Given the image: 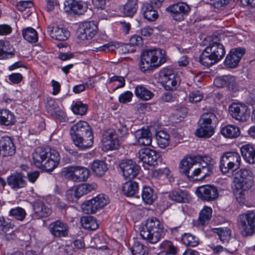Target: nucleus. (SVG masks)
<instances>
[{
    "label": "nucleus",
    "mask_w": 255,
    "mask_h": 255,
    "mask_svg": "<svg viewBox=\"0 0 255 255\" xmlns=\"http://www.w3.org/2000/svg\"><path fill=\"white\" fill-rule=\"evenodd\" d=\"M161 249L165 250L166 252H163L159 254V255H176V248L172 245L171 243L168 241L163 242L160 245Z\"/></svg>",
    "instance_id": "de8ad7c7"
},
{
    "label": "nucleus",
    "mask_w": 255,
    "mask_h": 255,
    "mask_svg": "<svg viewBox=\"0 0 255 255\" xmlns=\"http://www.w3.org/2000/svg\"><path fill=\"white\" fill-rule=\"evenodd\" d=\"M142 10L144 17L148 21H154L158 18V15L157 11L153 8L152 5L150 3L143 4Z\"/></svg>",
    "instance_id": "e433bc0d"
},
{
    "label": "nucleus",
    "mask_w": 255,
    "mask_h": 255,
    "mask_svg": "<svg viewBox=\"0 0 255 255\" xmlns=\"http://www.w3.org/2000/svg\"><path fill=\"white\" fill-rule=\"evenodd\" d=\"M60 159L59 153L48 147H38L32 154L33 164L37 168L46 171L54 169L58 165Z\"/></svg>",
    "instance_id": "f257e3e1"
},
{
    "label": "nucleus",
    "mask_w": 255,
    "mask_h": 255,
    "mask_svg": "<svg viewBox=\"0 0 255 255\" xmlns=\"http://www.w3.org/2000/svg\"><path fill=\"white\" fill-rule=\"evenodd\" d=\"M245 52L246 50L241 47L231 49L230 53L226 56L225 65L230 68L236 67Z\"/></svg>",
    "instance_id": "aec40b11"
},
{
    "label": "nucleus",
    "mask_w": 255,
    "mask_h": 255,
    "mask_svg": "<svg viewBox=\"0 0 255 255\" xmlns=\"http://www.w3.org/2000/svg\"><path fill=\"white\" fill-rule=\"evenodd\" d=\"M138 0H128L122 9L123 14L126 16L132 17L138 8Z\"/></svg>",
    "instance_id": "72a5a7b5"
},
{
    "label": "nucleus",
    "mask_w": 255,
    "mask_h": 255,
    "mask_svg": "<svg viewBox=\"0 0 255 255\" xmlns=\"http://www.w3.org/2000/svg\"><path fill=\"white\" fill-rule=\"evenodd\" d=\"M46 107L48 112L57 118L60 119L62 116L63 113L61 111H57L56 110L55 102L53 99H50L47 100Z\"/></svg>",
    "instance_id": "49530a36"
},
{
    "label": "nucleus",
    "mask_w": 255,
    "mask_h": 255,
    "mask_svg": "<svg viewBox=\"0 0 255 255\" xmlns=\"http://www.w3.org/2000/svg\"><path fill=\"white\" fill-rule=\"evenodd\" d=\"M23 38L30 43H35L38 41V36L37 31L33 28L28 27L22 30Z\"/></svg>",
    "instance_id": "a19ab883"
},
{
    "label": "nucleus",
    "mask_w": 255,
    "mask_h": 255,
    "mask_svg": "<svg viewBox=\"0 0 255 255\" xmlns=\"http://www.w3.org/2000/svg\"><path fill=\"white\" fill-rule=\"evenodd\" d=\"M97 187V185L84 184H82L78 186V188L81 190V192L84 195L87 194L92 190H94Z\"/></svg>",
    "instance_id": "bf43d9fd"
},
{
    "label": "nucleus",
    "mask_w": 255,
    "mask_h": 255,
    "mask_svg": "<svg viewBox=\"0 0 255 255\" xmlns=\"http://www.w3.org/2000/svg\"><path fill=\"white\" fill-rule=\"evenodd\" d=\"M66 196L67 200L72 202H75L78 199L73 188L66 191Z\"/></svg>",
    "instance_id": "0e129e2a"
},
{
    "label": "nucleus",
    "mask_w": 255,
    "mask_h": 255,
    "mask_svg": "<svg viewBox=\"0 0 255 255\" xmlns=\"http://www.w3.org/2000/svg\"><path fill=\"white\" fill-rule=\"evenodd\" d=\"M97 26L93 21L82 23L77 30V37L81 41L92 39L96 34Z\"/></svg>",
    "instance_id": "4468645a"
},
{
    "label": "nucleus",
    "mask_w": 255,
    "mask_h": 255,
    "mask_svg": "<svg viewBox=\"0 0 255 255\" xmlns=\"http://www.w3.org/2000/svg\"><path fill=\"white\" fill-rule=\"evenodd\" d=\"M64 172L66 178L77 182L85 181L90 176L89 169L81 166H71L65 168Z\"/></svg>",
    "instance_id": "f8f14e48"
},
{
    "label": "nucleus",
    "mask_w": 255,
    "mask_h": 255,
    "mask_svg": "<svg viewBox=\"0 0 255 255\" xmlns=\"http://www.w3.org/2000/svg\"><path fill=\"white\" fill-rule=\"evenodd\" d=\"M163 226L155 218L146 221L140 230L141 237L148 243L155 244L164 236Z\"/></svg>",
    "instance_id": "20e7f679"
},
{
    "label": "nucleus",
    "mask_w": 255,
    "mask_h": 255,
    "mask_svg": "<svg viewBox=\"0 0 255 255\" xmlns=\"http://www.w3.org/2000/svg\"><path fill=\"white\" fill-rule=\"evenodd\" d=\"M165 62L162 50L159 49L144 50L141 55L140 68L142 71L149 70L152 67H158Z\"/></svg>",
    "instance_id": "423d86ee"
},
{
    "label": "nucleus",
    "mask_w": 255,
    "mask_h": 255,
    "mask_svg": "<svg viewBox=\"0 0 255 255\" xmlns=\"http://www.w3.org/2000/svg\"><path fill=\"white\" fill-rule=\"evenodd\" d=\"M48 229L52 235L56 238L66 237L69 233L68 225L60 220L50 223Z\"/></svg>",
    "instance_id": "4be33fe9"
},
{
    "label": "nucleus",
    "mask_w": 255,
    "mask_h": 255,
    "mask_svg": "<svg viewBox=\"0 0 255 255\" xmlns=\"http://www.w3.org/2000/svg\"><path fill=\"white\" fill-rule=\"evenodd\" d=\"M7 182L8 185L14 190L23 188L26 185L24 176L21 173L16 172L12 174L8 177Z\"/></svg>",
    "instance_id": "bb28decb"
},
{
    "label": "nucleus",
    "mask_w": 255,
    "mask_h": 255,
    "mask_svg": "<svg viewBox=\"0 0 255 255\" xmlns=\"http://www.w3.org/2000/svg\"><path fill=\"white\" fill-rule=\"evenodd\" d=\"M182 242L185 245L192 247L199 244L198 238L191 234H184L182 237Z\"/></svg>",
    "instance_id": "09e8293b"
},
{
    "label": "nucleus",
    "mask_w": 255,
    "mask_h": 255,
    "mask_svg": "<svg viewBox=\"0 0 255 255\" xmlns=\"http://www.w3.org/2000/svg\"><path fill=\"white\" fill-rule=\"evenodd\" d=\"M47 31L52 38L59 41L66 40L70 36L69 31L59 26H48Z\"/></svg>",
    "instance_id": "c756f323"
},
{
    "label": "nucleus",
    "mask_w": 255,
    "mask_h": 255,
    "mask_svg": "<svg viewBox=\"0 0 255 255\" xmlns=\"http://www.w3.org/2000/svg\"><path fill=\"white\" fill-rule=\"evenodd\" d=\"M70 134L74 144L80 149L91 147L93 143L91 127L85 121H79L70 128Z\"/></svg>",
    "instance_id": "f03ea898"
},
{
    "label": "nucleus",
    "mask_w": 255,
    "mask_h": 255,
    "mask_svg": "<svg viewBox=\"0 0 255 255\" xmlns=\"http://www.w3.org/2000/svg\"><path fill=\"white\" fill-rule=\"evenodd\" d=\"M9 215L10 216L13 217L15 219L21 221L24 219L26 212L22 208L16 207L11 209Z\"/></svg>",
    "instance_id": "3c124183"
},
{
    "label": "nucleus",
    "mask_w": 255,
    "mask_h": 255,
    "mask_svg": "<svg viewBox=\"0 0 255 255\" xmlns=\"http://www.w3.org/2000/svg\"><path fill=\"white\" fill-rule=\"evenodd\" d=\"M123 176L126 178L131 180L135 178L139 171L140 167L132 160H126L120 164Z\"/></svg>",
    "instance_id": "6ab92c4d"
},
{
    "label": "nucleus",
    "mask_w": 255,
    "mask_h": 255,
    "mask_svg": "<svg viewBox=\"0 0 255 255\" xmlns=\"http://www.w3.org/2000/svg\"><path fill=\"white\" fill-rule=\"evenodd\" d=\"M198 128L196 130L195 134L199 137L209 138L215 132L212 126L198 125Z\"/></svg>",
    "instance_id": "f704fd0d"
},
{
    "label": "nucleus",
    "mask_w": 255,
    "mask_h": 255,
    "mask_svg": "<svg viewBox=\"0 0 255 255\" xmlns=\"http://www.w3.org/2000/svg\"><path fill=\"white\" fill-rule=\"evenodd\" d=\"M15 117L12 113L7 110H0V124L5 126L13 125L15 123Z\"/></svg>",
    "instance_id": "4c0bfd02"
},
{
    "label": "nucleus",
    "mask_w": 255,
    "mask_h": 255,
    "mask_svg": "<svg viewBox=\"0 0 255 255\" xmlns=\"http://www.w3.org/2000/svg\"><path fill=\"white\" fill-rule=\"evenodd\" d=\"M14 225L8 219L0 217V230L3 233H6L13 230Z\"/></svg>",
    "instance_id": "8fccbe9b"
},
{
    "label": "nucleus",
    "mask_w": 255,
    "mask_h": 255,
    "mask_svg": "<svg viewBox=\"0 0 255 255\" xmlns=\"http://www.w3.org/2000/svg\"><path fill=\"white\" fill-rule=\"evenodd\" d=\"M0 151L3 156H11L15 152V147L11 139L8 136L0 139Z\"/></svg>",
    "instance_id": "b1692460"
},
{
    "label": "nucleus",
    "mask_w": 255,
    "mask_h": 255,
    "mask_svg": "<svg viewBox=\"0 0 255 255\" xmlns=\"http://www.w3.org/2000/svg\"><path fill=\"white\" fill-rule=\"evenodd\" d=\"M232 117L240 122H246L250 117L248 107L241 103H233L229 108Z\"/></svg>",
    "instance_id": "dca6fc26"
},
{
    "label": "nucleus",
    "mask_w": 255,
    "mask_h": 255,
    "mask_svg": "<svg viewBox=\"0 0 255 255\" xmlns=\"http://www.w3.org/2000/svg\"><path fill=\"white\" fill-rule=\"evenodd\" d=\"M238 224L243 236L253 235L255 232V211H249L239 215Z\"/></svg>",
    "instance_id": "1a4fd4ad"
},
{
    "label": "nucleus",
    "mask_w": 255,
    "mask_h": 255,
    "mask_svg": "<svg viewBox=\"0 0 255 255\" xmlns=\"http://www.w3.org/2000/svg\"><path fill=\"white\" fill-rule=\"evenodd\" d=\"M212 210L210 207H205L200 212L198 223L201 225L208 224L212 217Z\"/></svg>",
    "instance_id": "a18cd8bd"
},
{
    "label": "nucleus",
    "mask_w": 255,
    "mask_h": 255,
    "mask_svg": "<svg viewBox=\"0 0 255 255\" xmlns=\"http://www.w3.org/2000/svg\"><path fill=\"white\" fill-rule=\"evenodd\" d=\"M116 82H118L119 84L116 85V89L122 88L125 85V80L123 77L119 76H114L111 77L110 79L109 83H112Z\"/></svg>",
    "instance_id": "13d9d810"
},
{
    "label": "nucleus",
    "mask_w": 255,
    "mask_h": 255,
    "mask_svg": "<svg viewBox=\"0 0 255 255\" xmlns=\"http://www.w3.org/2000/svg\"><path fill=\"white\" fill-rule=\"evenodd\" d=\"M22 76L19 73H13L9 76V80L13 84L19 83L22 79Z\"/></svg>",
    "instance_id": "69168bd1"
},
{
    "label": "nucleus",
    "mask_w": 255,
    "mask_h": 255,
    "mask_svg": "<svg viewBox=\"0 0 255 255\" xmlns=\"http://www.w3.org/2000/svg\"><path fill=\"white\" fill-rule=\"evenodd\" d=\"M168 196L170 200L179 203L187 202L189 198L188 192L182 190L172 191L169 193Z\"/></svg>",
    "instance_id": "2f4dec72"
},
{
    "label": "nucleus",
    "mask_w": 255,
    "mask_h": 255,
    "mask_svg": "<svg viewBox=\"0 0 255 255\" xmlns=\"http://www.w3.org/2000/svg\"><path fill=\"white\" fill-rule=\"evenodd\" d=\"M159 78L167 90L175 89L179 80L176 72L169 69H163L161 70L159 73Z\"/></svg>",
    "instance_id": "2eb2a0df"
},
{
    "label": "nucleus",
    "mask_w": 255,
    "mask_h": 255,
    "mask_svg": "<svg viewBox=\"0 0 255 255\" xmlns=\"http://www.w3.org/2000/svg\"><path fill=\"white\" fill-rule=\"evenodd\" d=\"M130 43L132 45L141 46L143 44L142 37L139 35H133L130 39Z\"/></svg>",
    "instance_id": "338daca9"
},
{
    "label": "nucleus",
    "mask_w": 255,
    "mask_h": 255,
    "mask_svg": "<svg viewBox=\"0 0 255 255\" xmlns=\"http://www.w3.org/2000/svg\"><path fill=\"white\" fill-rule=\"evenodd\" d=\"M172 18L176 20H183L191 10L190 6L185 2H178L169 5L166 8Z\"/></svg>",
    "instance_id": "9b49d317"
},
{
    "label": "nucleus",
    "mask_w": 255,
    "mask_h": 255,
    "mask_svg": "<svg viewBox=\"0 0 255 255\" xmlns=\"http://www.w3.org/2000/svg\"><path fill=\"white\" fill-rule=\"evenodd\" d=\"M241 164V157L236 152H228L224 153L220 159V168L222 172L226 173L230 170L238 169Z\"/></svg>",
    "instance_id": "6e6552de"
},
{
    "label": "nucleus",
    "mask_w": 255,
    "mask_h": 255,
    "mask_svg": "<svg viewBox=\"0 0 255 255\" xmlns=\"http://www.w3.org/2000/svg\"><path fill=\"white\" fill-rule=\"evenodd\" d=\"M131 253H136L138 254H144L146 253V247L143 245L140 244L138 242H135L132 246L131 250Z\"/></svg>",
    "instance_id": "4d7b16f0"
},
{
    "label": "nucleus",
    "mask_w": 255,
    "mask_h": 255,
    "mask_svg": "<svg viewBox=\"0 0 255 255\" xmlns=\"http://www.w3.org/2000/svg\"><path fill=\"white\" fill-rule=\"evenodd\" d=\"M217 234L221 241L224 242L228 241L231 236V231L228 228L217 229Z\"/></svg>",
    "instance_id": "864d4df0"
},
{
    "label": "nucleus",
    "mask_w": 255,
    "mask_h": 255,
    "mask_svg": "<svg viewBox=\"0 0 255 255\" xmlns=\"http://www.w3.org/2000/svg\"><path fill=\"white\" fill-rule=\"evenodd\" d=\"M195 162L199 164V167L193 169L194 176L199 175L200 179H203L214 174L216 161L210 156L197 155L195 156Z\"/></svg>",
    "instance_id": "0eeeda50"
},
{
    "label": "nucleus",
    "mask_w": 255,
    "mask_h": 255,
    "mask_svg": "<svg viewBox=\"0 0 255 255\" xmlns=\"http://www.w3.org/2000/svg\"><path fill=\"white\" fill-rule=\"evenodd\" d=\"M122 190L124 194L128 197L134 196L138 190V183L135 181L129 180L123 184Z\"/></svg>",
    "instance_id": "c9c22d12"
},
{
    "label": "nucleus",
    "mask_w": 255,
    "mask_h": 255,
    "mask_svg": "<svg viewBox=\"0 0 255 255\" xmlns=\"http://www.w3.org/2000/svg\"><path fill=\"white\" fill-rule=\"evenodd\" d=\"M133 94L131 92L127 91L119 96V100L120 102L126 103L131 101Z\"/></svg>",
    "instance_id": "052dcab7"
},
{
    "label": "nucleus",
    "mask_w": 255,
    "mask_h": 255,
    "mask_svg": "<svg viewBox=\"0 0 255 255\" xmlns=\"http://www.w3.org/2000/svg\"><path fill=\"white\" fill-rule=\"evenodd\" d=\"M195 156H190L183 159L180 163L181 172L184 173L188 178L194 177L193 170L191 168L195 163Z\"/></svg>",
    "instance_id": "a878e982"
},
{
    "label": "nucleus",
    "mask_w": 255,
    "mask_h": 255,
    "mask_svg": "<svg viewBox=\"0 0 255 255\" xmlns=\"http://www.w3.org/2000/svg\"><path fill=\"white\" fill-rule=\"evenodd\" d=\"M203 94L199 91L192 92L189 96V100L191 103L200 102L203 98Z\"/></svg>",
    "instance_id": "6e6d98bb"
},
{
    "label": "nucleus",
    "mask_w": 255,
    "mask_h": 255,
    "mask_svg": "<svg viewBox=\"0 0 255 255\" xmlns=\"http://www.w3.org/2000/svg\"><path fill=\"white\" fill-rule=\"evenodd\" d=\"M169 135L163 130L158 131L156 134L157 143L162 148H164L169 145Z\"/></svg>",
    "instance_id": "c03bdc74"
},
{
    "label": "nucleus",
    "mask_w": 255,
    "mask_h": 255,
    "mask_svg": "<svg viewBox=\"0 0 255 255\" xmlns=\"http://www.w3.org/2000/svg\"><path fill=\"white\" fill-rule=\"evenodd\" d=\"M221 133L225 137L233 139L239 136L241 131L238 126L228 125L222 128Z\"/></svg>",
    "instance_id": "473e14b6"
},
{
    "label": "nucleus",
    "mask_w": 255,
    "mask_h": 255,
    "mask_svg": "<svg viewBox=\"0 0 255 255\" xmlns=\"http://www.w3.org/2000/svg\"><path fill=\"white\" fill-rule=\"evenodd\" d=\"M33 213L32 217L34 219L47 217L51 213V209L40 201L36 202L33 205Z\"/></svg>",
    "instance_id": "393cba45"
},
{
    "label": "nucleus",
    "mask_w": 255,
    "mask_h": 255,
    "mask_svg": "<svg viewBox=\"0 0 255 255\" xmlns=\"http://www.w3.org/2000/svg\"><path fill=\"white\" fill-rule=\"evenodd\" d=\"M141 197L143 201L148 204H152L157 198V196L153 189L147 186L143 188Z\"/></svg>",
    "instance_id": "79ce46f5"
},
{
    "label": "nucleus",
    "mask_w": 255,
    "mask_h": 255,
    "mask_svg": "<svg viewBox=\"0 0 255 255\" xmlns=\"http://www.w3.org/2000/svg\"><path fill=\"white\" fill-rule=\"evenodd\" d=\"M196 194L203 201H213L219 196L216 186L213 185H205L199 187L196 190Z\"/></svg>",
    "instance_id": "f3484780"
},
{
    "label": "nucleus",
    "mask_w": 255,
    "mask_h": 255,
    "mask_svg": "<svg viewBox=\"0 0 255 255\" xmlns=\"http://www.w3.org/2000/svg\"><path fill=\"white\" fill-rule=\"evenodd\" d=\"M169 173V170L167 168H159L154 170L152 172V175L154 177H157L162 174L168 175Z\"/></svg>",
    "instance_id": "774afa93"
},
{
    "label": "nucleus",
    "mask_w": 255,
    "mask_h": 255,
    "mask_svg": "<svg viewBox=\"0 0 255 255\" xmlns=\"http://www.w3.org/2000/svg\"><path fill=\"white\" fill-rule=\"evenodd\" d=\"M64 5L67 10H71L78 14H83L87 9V4L82 1L75 0H67L64 2Z\"/></svg>",
    "instance_id": "5701e85b"
},
{
    "label": "nucleus",
    "mask_w": 255,
    "mask_h": 255,
    "mask_svg": "<svg viewBox=\"0 0 255 255\" xmlns=\"http://www.w3.org/2000/svg\"><path fill=\"white\" fill-rule=\"evenodd\" d=\"M242 156L245 160L250 163H255V148L252 145L247 144L243 145L240 148Z\"/></svg>",
    "instance_id": "7c9ffc66"
},
{
    "label": "nucleus",
    "mask_w": 255,
    "mask_h": 255,
    "mask_svg": "<svg viewBox=\"0 0 255 255\" xmlns=\"http://www.w3.org/2000/svg\"><path fill=\"white\" fill-rule=\"evenodd\" d=\"M135 94L138 98L147 101L151 99L154 94L142 85H138L135 88Z\"/></svg>",
    "instance_id": "ea45409f"
},
{
    "label": "nucleus",
    "mask_w": 255,
    "mask_h": 255,
    "mask_svg": "<svg viewBox=\"0 0 255 255\" xmlns=\"http://www.w3.org/2000/svg\"><path fill=\"white\" fill-rule=\"evenodd\" d=\"M33 6L31 1H23L18 2L16 5L17 8L21 11L25 10L26 8H31Z\"/></svg>",
    "instance_id": "680f3d73"
},
{
    "label": "nucleus",
    "mask_w": 255,
    "mask_h": 255,
    "mask_svg": "<svg viewBox=\"0 0 255 255\" xmlns=\"http://www.w3.org/2000/svg\"><path fill=\"white\" fill-rule=\"evenodd\" d=\"M91 169L94 173L98 177H102L104 175L108 168L106 163L102 160L94 161L91 166Z\"/></svg>",
    "instance_id": "58836bf2"
},
{
    "label": "nucleus",
    "mask_w": 255,
    "mask_h": 255,
    "mask_svg": "<svg viewBox=\"0 0 255 255\" xmlns=\"http://www.w3.org/2000/svg\"><path fill=\"white\" fill-rule=\"evenodd\" d=\"M109 199L104 194H99L93 199L86 201L82 205L83 211L87 214H94L109 203Z\"/></svg>",
    "instance_id": "9d476101"
},
{
    "label": "nucleus",
    "mask_w": 255,
    "mask_h": 255,
    "mask_svg": "<svg viewBox=\"0 0 255 255\" xmlns=\"http://www.w3.org/2000/svg\"><path fill=\"white\" fill-rule=\"evenodd\" d=\"M102 142L103 147L107 150H116L119 147V141L117 135L113 129H108L104 132Z\"/></svg>",
    "instance_id": "a211bd4d"
},
{
    "label": "nucleus",
    "mask_w": 255,
    "mask_h": 255,
    "mask_svg": "<svg viewBox=\"0 0 255 255\" xmlns=\"http://www.w3.org/2000/svg\"><path fill=\"white\" fill-rule=\"evenodd\" d=\"M224 46L217 42L212 41L203 51L200 56V63L207 67L220 61L225 54Z\"/></svg>",
    "instance_id": "39448f33"
},
{
    "label": "nucleus",
    "mask_w": 255,
    "mask_h": 255,
    "mask_svg": "<svg viewBox=\"0 0 255 255\" xmlns=\"http://www.w3.org/2000/svg\"><path fill=\"white\" fill-rule=\"evenodd\" d=\"M113 47H115V46L113 44L112 42H110L107 44H104L102 46H99L98 47H96L95 49H92L91 50L94 52L105 51L107 49H109L110 50H113V49L112 48Z\"/></svg>",
    "instance_id": "e2e57ef3"
},
{
    "label": "nucleus",
    "mask_w": 255,
    "mask_h": 255,
    "mask_svg": "<svg viewBox=\"0 0 255 255\" xmlns=\"http://www.w3.org/2000/svg\"><path fill=\"white\" fill-rule=\"evenodd\" d=\"M234 183L236 198L240 204H244L246 194L254 184L253 172L248 169H241L235 174Z\"/></svg>",
    "instance_id": "7ed1b4c3"
},
{
    "label": "nucleus",
    "mask_w": 255,
    "mask_h": 255,
    "mask_svg": "<svg viewBox=\"0 0 255 255\" xmlns=\"http://www.w3.org/2000/svg\"><path fill=\"white\" fill-rule=\"evenodd\" d=\"M82 227L85 229L94 230L98 228V224L94 218L91 216L82 217L81 219Z\"/></svg>",
    "instance_id": "37998d69"
},
{
    "label": "nucleus",
    "mask_w": 255,
    "mask_h": 255,
    "mask_svg": "<svg viewBox=\"0 0 255 255\" xmlns=\"http://www.w3.org/2000/svg\"><path fill=\"white\" fill-rule=\"evenodd\" d=\"M217 114L218 111L216 108L207 110L206 112L201 115L198 124L212 126V123H216L218 122V119L216 116Z\"/></svg>",
    "instance_id": "c85d7f7f"
},
{
    "label": "nucleus",
    "mask_w": 255,
    "mask_h": 255,
    "mask_svg": "<svg viewBox=\"0 0 255 255\" xmlns=\"http://www.w3.org/2000/svg\"><path fill=\"white\" fill-rule=\"evenodd\" d=\"M236 83L235 77L231 75H225L217 77L214 81V84L217 87H226L230 90H233L235 87Z\"/></svg>",
    "instance_id": "cd10ccee"
},
{
    "label": "nucleus",
    "mask_w": 255,
    "mask_h": 255,
    "mask_svg": "<svg viewBox=\"0 0 255 255\" xmlns=\"http://www.w3.org/2000/svg\"><path fill=\"white\" fill-rule=\"evenodd\" d=\"M135 145L141 146L150 145L152 141V133L148 128H141L134 132Z\"/></svg>",
    "instance_id": "412c9836"
},
{
    "label": "nucleus",
    "mask_w": 255,
    "mask_h": 255,
    "mask_svg": "<svg viewBox=\"0 0 255 255\" xmlns=\"http://www.w3.org/2000/svg\"><path fill=\"white\" fill-rule=\"evenodd\" d=\"M139 162H141L142 165L145 164L155 166L161 162L159 154L154 150L149 148L141 149L138 151Z\"/></svg>",
    "instance_id": "ddd939ff"
},
{
    "label": "nucleus",
    "mask_w": 255,
    "mask_h": 255,
    "mask_svg": "<svg viewBox=\"0 0 255 255\" xmlns=\"http://www.w3.org/2000/svg\"><path fill=\"white\" fill-rule=\"evenodd\" d=\"M72 110L75 114L83 116L86 113L88 106L81 102H77L73 105Z\"/></svg>",
    "instance_id": "603ef678"
},
{
    "label": "nucleus",
    "mask_w": 255,
    "mask_h": 255,
    "mask_svg": "<svg viewBox=\"0 0 255 255\" xmlns=\"http://www.w3.org/2000/svg\"><path fill=\"white\" fill-rule=\"evenodd\" d=\"M7 50V48L5 43L2 41H0V59L8 58L13 55L12 52H8Z\"/></svg>",
    "instance_id": "5fc2aeb1"
}]
</instances>
